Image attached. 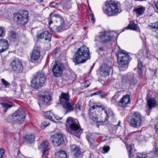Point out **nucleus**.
Wrapping results in <instances>:
<instances>
[{
  "label": "nucleus",
  "instance_id": "obj_18",
  "mask_svg": "<svg viewBox=\"0 0 158 158\" xmlns=\"http://www.w3.org/2000/svg\"><path fill=\"white\" fill-rule=\"evenodd\" d=\"M13 70L18 73H21L23 70V67L21 62L18 60H15L11 63Z\"/></svg>",
  "mask_w": 158,
  "mask_h": 158
},
{
  "label": "nucleus",
  "instance_id": "obj_6",
  "mask_svg": "<svg viewBox=\"0 0 158 158\" xmlns=\"http://www.w3.org/2000/svg\"><path fill=\"white\" fill-rule=\"evenodd\" d=\"M60 103L62 105L63 108L65 113L73 111L74 108V105L73 103L69 102V95L68 93H62L59 96Z\"/></svg>",
  "mask_w": 158,
  "mask_h": 158
},
{
  "label": "nucleus",
  "instance_id": "obj_4",
  "mask_svg": "<svg viewBox=\"0 0 158 158\" xmlns=\"http://www.w3.org/2000/svg\"><path fill=\"white\" fill-rule=\"evenodd\" d=\"M26 114L23 109L19 108L12 115H9L7 122L11 124H21L25 118Z\"/></svg>",
  "mask_w": 158,
  "mask_h": 158
},
{
  "label": "nucleus",
  "instance_id": "obj_25",
  "mask_svg": "<svg viewBox=\"0 0 158 158\" xmlns=\"http://www.w3.org/2000/svg\"><path fill=\"white\" fill-rule=\"evenodd\" d=\"M9 44L8 41L5 39L0 40V53H2L8 49Z\"/></svg>",
  "mask_w": 158,
  "mask_h": 158
},
{
  "label": "nucleus",
  "instance_id": "obj_23",
  "mask_svg": "<svg viewBox=\"0 0 158 158\" xmlns=\"http://www.w3.org/2000/svg\"><path fill=\"white\" fill-rule=\"evenodd\" d=\"M153 150L148 154L147 157L138 156L136 158H158V149L155 145H153Z\"/></svg>",
  "mask_w": 158,
  "mask_h": 158
},
{
  "label": "nucleus",
  "instance_id": "obj_13",
  "mask_svg": "<svg viewBox=\"0 0 158 158\" xmlns=\"http://www.w3.org/2000/svg\"><path fill=\"white\" fill-rule=\"evenodd\" d=\"M157 102L152 95L148 93L147 94V104L146 105V111L150 112L154 107L156 106Z\"/></svg>",
  "mask_w": 158,
  "mask_h": 158
},
{
  "label": "nucleus",
  "instance_id": "obj_20",
  "mask_svg": "<svg viewBox=\"0 0 158 158\" xmlns=\"http://www.w3.org/2000/svg\"><path fill=\"white\" fill-rule=\"evenodd\" d=\"M40 47L35 45L31 55V60L32 61L37 60L40 58Z\"/></svg>",
  "mask_w": 158,
  "mask_h": 158
},
{
  "label": "nucleus",
  "instance_id": "obj_7",
  "mask_svg": "<svg viewBox=\"0 0 158 158\" xmlns=\"http://www.w3.org/2000/svg\"><path fill=\"white\" fill-rule=\"evenodd\" d=\"M142 116L140 113L134 112L129 114L128 121L130 126L136 128H139L142 123Z\"/></svg>",
  "mask_w": 158,
  "mask_h": 158
},
{
  "label": "nucleus",
  "instance_id": "obj_35",
  "mask_svg": "<svg viewBox=\"0 0 158 158\" xmlns=\"http://www.w3.org/2000/svg\"><path fill=\"white\" fill-rule=\"evenodd\" d=\"M128 27L130 29L137 31H139V27H137V25L135 23L133 22H131L129 23Z\"/></svg>",
  "mask_w": 158,
  "mask_h": 158
},
{
  "label": "nucleus",
  "instance_id": "obj_24",
  "mask_svg": "<svg viewBox=\"0 0 158 158\" xmlns=\"http://www.w3.org/2000/svg\"><path fill=\"white\" fill-rule=\"evenodd\" d=\"M52 35L48 31H45L42 33L38 34L37 35V37L38 39H44L45 40H48L49 41H50L51 39Z\"/></svg>",
  "mask_w": 158,
  "mask_h": 158
},
{
  "label": "nucleus",
  "instance_id": "obj_37",
  "mask_svg": "<svg viewBox=\"0 0 158 158\" xmlns=\"http://www.w3.org/2000/svg\"><path fill=\"white\" fill-rule=\"evenodd\" d=\"M52 113H53V112H51V110L49 111H46L44 112V115L47 118L53 121H56L54 119H53L52 115Z\"/></svg>",
  "mask_w": 158,
  "mask_h": 158
},
{
  "label": "nucleus",
  "instance_id": "obj_47",
  "mask_svg": "<svg viewBox=\"0 0 158 158\" xmlns=\"http://www.w3.org/2000/svg\"><path fill=\"white\" fill-rule=\"evenodd\" d=\"M5 152V150L3 149H0V158H2Z\"/></svg>",
  "mask_w": 158,
  "mask_h": 158
},
{
  "label": "nucleus",
  "instance_id": "obj_34",
  "mask_svg": "<svg viewBox=\"0 0 158 158\" xmlns=\"http://www.w3.org/2000/svg\"><path fill=\"white\" fill-rule=\"evenodd\" d=\"M51 31L55 32H60L63 31L64 30L61 28L60 27H59L58 26L56 25H55L54 26H50L49 27Z\"/></svg>",
  "mask_w": 158,
  "mask_h": 158
},
{
  "label": "nucleus",
  "instance_id": "obj_54",
  "mask_svg": "<svg viewBox=\"0 0 158 158\" xmlns=\"http://www.w3.org/2000/svg\"><path fill=\"white\" fill-rule=\"evenodd\" d=\"M100 94V92H96L95 93L93 94V95H98Z\"/></svg>",
  "mask_w": 158,
  "mask_h": 158
},
{
  "label": "nucleus",
  "instance_id": "obj_42",
  "mask_svg": "<svg viewBox=\"0 0 158 158\" xmlns=\"http://www.w3.org/2000/svg\"><path fill=\"white\" fill-rule=\"evenodd\" d=\"M1 81L5 87H8L10 85V83L6 81L5 80L4 78L1 79Z\"/></svg>",
  "mask_w": 158,
  "mask_h": 158
},
{
  "label": "nucleus",
  "instance_id": "obj_51",
  "mask_svg": "<svg viewBox=\"0 0 158 158\" xmlns=\"http://www.w3.org/2000/svg\"><path fill=\"white\" fill-rule=\"evenodd\" d=\"M90 19L91 20V21L92 23H94L95 22V20L94 19V15L93 14H91L90 15Z\"/></svg>",
  "mask_w": 158,
  "mask_h": 158
},
{
  "label": "nucleus",
  "instance_id": "obj_38",
  "mask_svg": "<svg viewBox=\"0 0 158 158\" xmlns=\"http://www.w3.org/2000/svg\"><path fill=\"white\" fill-rule=\"evenodd\" d=\"M148 27L150 29H157L158 28V22L151 23L148 25Z\"/></svg>",
  "mask_w": 158,
  "mask_h": 158
},
{
  "label": "nucleus",
  "instance_id": "obj_48",
  "mask_svg": "<svg viewBox=\"0 0 158 158\" xmlns=\"http://www.w3.org/2000/svg\"><path fill=\"white\" fill-rule=\"evenodd\" d=\"M110 148L108 146H104L103 148V150L105 152H107L110 150Z\"/></svg>",
  "mask_w": 158,
  "mask_h": 158
},
{
  "label": "nucleus",
  "instance_id": "obj_60",
  "mask_svg": "<svg viewBox=\"0 0 158 158\" xmlns=\"http://www.w3.org/2000/svg\"><path fill=\"white\" fill-rule=\"evenodd\" d=\"M120 124V122H118V125H119V124Z\"/></svg>",
  "mask_w": 158,
  "mask_h": 158
},
{
  "label": "nucleus",
  "instance_id": "obj_39",
  "mask_svg": "<svg viewBox=\"0 0 158 158\" xmlns=\"http://www.w3.org/2000/svg\"><path fill=\"white\" fill-rule=\"evenodd\" d=\"M123 142L125 144L127 148L129 151V156H131V151L132 149L131 143H127V141H126V140L123 141Z\"/></svg>",
  "mask_w": 158,
  "mask_h": 158
},
{
  "label": "nucleus",
  "instance_id": "obj_2",
  "mask_svg": "<svg viewBox=\"0 0 158 158\" xmlns=\"http://www.w3.org/2000/svg\"><path fill=\"white\" fill-rule=\"evenodd\" d=\"M89 50L87 47L82 46L75 53L73 60L75 64L83 63L89 58Z\"/></svg>",
  "mask_w": 158,
  "mask_h": 158
},
{
  "label": "nucleus",
  "instance_id": "obj_21",
  "mask_svg": "<svg viewBox=\"0 0 158 158\" xmlns=\"http://www.w3.org/2000/svg\"><path fill=\"white\" fill-rule=\"evenodd\" d=\"M131 99L129 95H124L118 103V105L124 108L127 107V105L130 103Z\"/></svg>",
  "mask_w": 158,
  "mask_h": 158
},
{
  "label": "nucleus",
  "instance_id": "obj_43",
  "mask_svg": "<svg viewBox=\"0 0 158 158\" xmlns=\"http://www.w3.org/2000/svg\"><path fill=\"white\" fill-rule=\"evenodd\" d=\"M118 97V95L115 94L112 98L111 100V104H114L116 102L117 99Z\"/></svg>",
  "mask_w": 158,
  "mask_h": 158
},
{
  "label": "nucleus",
  "instance_id": "obj_46",
  "mask_svg": "<svg viewBox=\"0 0 158 158\" xmlns=\"http://www.w3.org/2000/svg\"><path fill=\"white\" fill-rule=\"evenodd\" d=\"M52 114L53 116V119H54L56 121H54V122H56L57 120H58L61 119V118L59 116L55 115L54 113H52Z\"/></svg>",
  "mask_w": 158,
  "mask_h": 158
},
{
  "label": "nucleus",
  "instance_id": "obj_59",
  "mask_svg": "<svg viewBox=\"0 0 158 158\" xmlns=\"http://www.w3.org/2000/svg\"><path fill=\"white\" fill-rule=\"evenodd\" d=\"M133 156V155H132V156H131H131H130V158H131V156Z\"/></svg>",
  "mask_w": 158,
  "mask_h": 158
},
{
  "label": "nucleus",
  "instance_id": "obj_29",
  "mask_svg": "<svg viewBox=\"0 0 158 158\" xmlns=\"http://www.w3.org/2000/svg\"><path fill=\"white\" fill-rule=\"evenodd\" d=\"M18 36L16 33L12 31H9L8 33V39L11 42H15L17 40Z\"/></svg>",
  "mask_w": 158,
  "mask_h": 158
},
{
  "label": "nucleus",
  "instance_id": "obj_14",
  "mask_svg": "<svg viewBox=\"0 0 158 158\" xmlns=\"http://www.w3.org/2000/svg\"><path fill=\"white\" fill-rule=\"evenodd\" d=\"M50 140L56 146H58L64 142L63 136L61 133H57L51 136Z\"/></svg>",
  "mask_w": 158,
  "mask_h": 158
},
{
  "label": "nucleus",
  "instance_id": "obj_8",
  "mask_svg": "<svg viewBox=\"0 0 158 158\" xmlns=\"http://www.w3.org/2000/svg\"><path fill=\"white\" fill-rule=\"evenodd\" d=\"M46 80V76L43 73L37 72L34 74L31 81L32 87L34 89H38L43 85Z\"/></svg>",
  "mask_w": 158,
  "mask_h": 158
},
{
  "label": "nucleus",
  "instance_id": "obj_57",
  "mask_svg": "<svg viewBox=\"0 0 158 158\" xmlns=\"http://www.w3.org/2000/svg\"><path fill=\"white\" fill-rule=\"evenodd\" d=\"M140 137H142V138H143V135H141V136H140Z\"/></svg>",
  "mask_w": 158,
  "mask_h": 158
},
{
  "label": "nucleus",
  "instance_id": "obj_61",
  "mask_svg": "<svg viewBox=\"0 0 158 158\" xmlns=\"http://www.w3.org/2000/svg\"><path fill=\"white\" fill-rule=\"evenodd\" d=\"M120 124V122H118V125H119V124Z\"/></svg>",
  "mask_w": 158,
  "mask_h": 158
},
{
  "label": "nucleus",
  "instance_id": "obj_12",
  "mask_svg": "<svg viewBox=\"0 0 158 158\" xmlns=\"http://www.w3.org/2000/svg\"><path fill=\"white\" fill-rule=\"evenodd\" d=\"M100 107V106L94 105L90 108L89 111V118L95 123H102L101 119L99 118V115L96 111V109Z\"/></svg>",
  "mask_w": 158,
  "mask_h": 158
},
{
  "label": "nucleus",
  "instance_id": "obj_15",
  "mask_svg": "<svg viewBox=\"0 0 158 158\" xmlns=\"http://www.w3.org/2000/svg\"><path fill=\"white\" fill-rule=\"evenodd\" d=\"M54 18L53 19L54 23L58 26L64 30L67 29L68 27L65 26V23L63 19L60 15L54 14Z\"/></svg>",
  "mask_w": 158,
  "mask_h": 158
},
{
  "label": "nucleus",
  "instance_id": "obj_50",
  "mask_svg": "<svg viewBox=\"0 0 158 158\" xmlns=\"http://www.w3.org/2000/svg\"><path fill=\"white\" fill-rule=\"evenodd\" d=\"M4 31L2 27L0 26V37L2 36L3 35Z\"/></svg>",
  "mask_w": 158,
  "mask_h": 158
},
{
  "label": "nucleus",
  "instance_id": "obj_22",
  "mask_svg": "<svg viewBox=\"0 0 158 158\" xmlns=\"http://www.w3.org/2000/svg\"><path fill=\"white\" fill-rule=\"evenodd\" d=\"M110 68L106 64H103L101 67L100 69L101 75L103 77H106L110 74Z\"/></svg>",
  "mask_w": 158,
  "mask_h": 158
},
{
  "label": "nucleus",
  "instance_id": "obj_9",
  "mask_svg": "<svg viewBox=\"0 0 158 158\" xmlns=\"http://www.w3.org/2000/svg\"><path fill=\"white\" fill-rule=\"evenodd\" d=\"M117 57L120 69L122 71L126 70L128 68V63L131 60V57L128 54L122 52H119Z\"/></svg>",
  "mask_w": 158,
  "mask_h": 158
},
{
  "label": "nucleus",
  "instance_id": "obj_36",
  "mask_svg": "<svg viewBox=\"0 0 158 158\" xmlns=\"http://www.w3.org/2000/svg\"><path fill=\"white\" fill-rule=\"evenodd\" d=\"M25 139L26 140L30 143H32L35 139V138L34 135L30 134L26 135L25 136Z\"/></svg>",
  "mask_w": 158,
  "mask_h": 158
},
{
  "label": "nucleus",
  "instance_id": "obj_63",
  "mask_svg": "<svg viewBox=\"0 0 158 158\" xmlns=\"http://www.w3.org/2000/svg\"><path fill=\"white\" fill-rule=\"evenodd\" d=\"M115 131L114 130V134L115 133Z\"/></svg>",
  "mask_w": 158,
  "mask_h": 158
},
{
  "label": "nucleus",
  "instance_id": "obj_28",
  "mask_svg": "<svg viewBox=\"0 0 158 158\" xmlns=\"http://www.w3.org/2000/svg\"><path fill=\"white\" fill-rule=\"evenodd\" d=\"M0 104L4 112H6L8 109H10L13 105V103L11 102H0Z\"/></svg>",
  "mask_w": 158,
  "mask_h": 158
},
{
  "label": "nucleus",
  "instance_id": "obj_40",
  "mask_svg": "<svg viewBox=\"0 0 158 158\" xmlns=\"http://www.w3.org/2000/svg\"><path fill=\"white\" fill-rule=\"evenodd\" d=\"M60 52V49L59 48H56L53 51L52 54V56L54 58L56 57L59 55Z\"/></svg>",
  "mask_w": 158,
  "mask_h": 158
},
{
  "label": "nucleus",
  "instance_id": "obj_11",
  "mask_svg": "<svg viewBox=\"0 0 158 158\" xmlns=\"http://www.w3.org/2000/svg\"><path fill=\"white\" fill-rule=\"evenodd\" d=\"M52 72L53 75L56 77L61 76L64 69L63 64L60 60H55L52 64Z\"/></svg>",
  "mask_w": 158,
  "mask_h": 158
},
{
  "label": "nucleus",
  "instance_id": "obj_10",
  "mask_svg": "<svg viewBox=\"0 0 158 158\" xmlns=\"http://www.w3.org/2000/svg\"><path fill=\"white\" fill-rule=\"evenodd\" d=\"M29 13L26 10H23L20 13H15L13 17L14 22L17 24L25 25L28 22Z\"/></svg>",
  "mask_w": 158,
  "mask_h": 158
},
{
  "label": "nucleus",
  "instance_id": "obj_52",
  "mask_svg": "<svg viewBox=\"0 0 158 158\" xmlns=\"http://www.w3.org/2000/svg\"><path fill=\"white\" fill-rule=\"evenodd\" d=\"M155 129L157 134H158V122L155 125Z\"/></svg>",
  "mask_w": 158,
  "mask_h": 158
},
{
  "label": "nucleus",
  "instance_id": "obj_32",
  "mask_svg": "<svg viewBox=\"0 0 158 158\" xmlns=\"http://www.w3.org/2000/svg\"><path fill=\"white\" fill-rule=\"evenodd\" d=\"M41 148L42 149V151L45 152L50 149V146L49 143L46 140H45L41 145Z\"/></svg>",
  "mask_w": 158,
  "mask_h": 158
},
{
  "label": "nucleus",
  "instance_id": "obj_19",
  "mask_svg": "<svg viewBox=\"0 0 158 158\" xmlns=\"http://www.w3.org/2000/svg\"><path fill=\"white\" fill-rule=\"evenodd\" d=\"M100 108L105 111L106 114V116L105 117H102L101 119L102 123H104L106 122L107 119L110 117L112 118L114 115V113L112 110L110 108L107 107H104L103 106H100Z\"/></svg>",
  "mask_w": 158,
  "mask_h": 158
},
{
  "label": "nucleus",
  "instance_id": "obj_31",
  "mask_svg": "<svg viewBox=\"0 0 158 158\" xmlns=\"http://www.w3.org/2000/svg\"><path fill=\"white\" fill-rule=\"evenodd\" d=\"M146 10L145 7L141 6L136 7L134 10L136 15L138 16L143 15Z\"/></svg>",
  "mask_w": 158,
  "mask_h": 158
},
{
  "label": "nucleus",
  "instance_id": "obj_27",
  "mask_svg": "<svg viewBox=\"0 0 158 158\" xmlns=\"http://www.w3.org/2000/svg\"><path fill=\"white\" fill-rule=\"evenodd\" d=\"M86 139L88 141L91 148L96 147L99 144V142L94 141L90 136L87 135Z\"/></svg>",
  "mask_w": 158,
  "mask_h": 158
},
{
  "label": "nucleus",
  "instance_id": "obj_49",
  "mask_svg": "<svg viewBox=\"0 0 158 158\" xmlns=\"http://www.w3.org/2000/svg\"><path fill=\"white\" fill-rule=\"evenodd\" d=\"M54 18V15H53L52 17H51L50 21L49 22V27H50V26H52L51 25L52 24V23H54V20L53 19Z\"/></svg>",
  "mask_w": 158,
  "mask_h": 158
},
{
  "label": "nucleus",
  "instance_id": "obj_41",
  "mask_svg": "<svg viewBox=\"0 0 158 158\" xmlns=\"http://www.w3.org/2000/svg\"><path fill=\"white\" fill-rule=\"evenodd\" d=\"M81 105L79 102H77L75 107V109L76 112H77L81 110Z\"/></svg>",
  "mask_w": 158,
  "mask_h": 158
},
{
  "label": "nucleus",
  "instance_id": "obj_17",
  "mask_svg": "<svg viewBox=\"0 0 158 158\" xmlns=\"http://www.w3.org/2000/svg\"><path fill=\"white\" fill-rule=\"evenodd\" d=\"M122 81L125 83H127L130 85H134L137 82V81L134 77V74L131 73L124 76L122 79Z\"/></svg>",
  "mask_w": 158,
  "mask_h": 158
},
{
  "label": "nucleus",
  "instance_id": "obj_3",
  "mask_svg": "<svg viewBox=\"0 0 158 158\" xmlns=\"http://www.w3.org/2000/svg\"><path fill=\"white\" fill-rule=\"evenodd\" d=\"M67 130L69 132L74 134L78 137L82 133V131L78 120L76 119L69 117L65 123Z\"/></svg>",
  "mask_w": 158,
  "mask_h": 158
},
{
  "label": "nucleus",
  "instance_id": "obj_62",
  "mask_svg": "<svg viewBox=\"0 0 158 158\" xmlns=\"http://www.w3.org/2000/svg\"><path fill=\"white\" fill-rule=\"evenodd\" d=\"M40 1L41 2H42L43 0H40Z\"/></svg>",
  "mask_w": 158,
  "mask_h": 158
},
{
  "label": "nucleus",
  "instance_id": "obj_56",
  "mask_svg": "<svg viewBox=\"0 0 158 158\" xmlns=\"http://www.w3.org/2000/svg\"><path fill=\"white\" fill-rule=\"evenodd\" d=\"M157 38H158V31L157 32V35H156Z\"/></svg>",
  "mask_w": 158,
  "mask_h": 158
},
{
  "label": "nucleus",
  "instance_id": "obj_53",
  "mask_svg": "<svg viewBox=\"0 0 158 158\" xmlns=\"http://www.w3.org/2000/svg\"><path fill=\"white\" fill-rule=\"evenodd\" d=\"M43 152V153L42 155L43 156V158H48L47 154L44 152Z\"/></svg>",
  "mask_w": 158,
  "mask_h": 158
},
{
  "label": "nucleus",
  "instance_id": "obj_26",
  "mask_svg": "<svg viewBox=\"0 0 158 158\" xmlns=\"http://www.w3.org/2000/svg\"><path fill=\"white\" fill-rule=\"evenodd\" d=\"M71 151L73 154V158H79L80 156V150L76 145H73L71 147Z\"/></svg>",
  "mask_w": 158,
  "mask_h": 158
},
{
  "label": "nucleus",
  "instance_id": "obj_44",
  "mask_svg": "<svg viewBox=\"0 0 158 158\" xmlns=\"http://www.w3.org/2000/svg\"><path fill=\"white\" fill-rule=\"evenodd\" d=\"M49 124V122L47 121H44L42 123L41 127L42 128H43V126L44 127V129L46 127H47Z\"/></svg>",
  "mask_w": 158,
  "mask_h": 158
},
{
  "label": "nucleus",
  "instance_id": "obj_45",
  "mask_svg": "<svg viewBox=\"0 0 158 158\" xmlns=\"http://www.w3.org/2000/svg\"><path fill=\"white\" fill-rule=\"evenodd\" d=\"M143 66L141 61L140 60H138V68L141 71L143 68Z\"/></svg>",
  "mask_w": 158,
  "mask_h": 158
},
{
  "label": "nucleus",
  "instance_id": "obj_58",
  "mask_svg": "<svg viewBox=\"0 0 158 158\" xmlns=\"http://www.w3.org/2000/svg\"><path fill=\"white\" fill-rule=\"evenodd\" d=\"M89 86V85H87L85 86L87 87H88Z\"/></svg>",
  "mask_w": 158,
  "mask_h": 158
},
{
  "label": "nucleus",
  "instance_id": "obj_1",
  "mask_svg": "<svg viewBox=\"0 0 158 158\" xmlns=\"http://www.w3.org/2000/svg\"><path fill=\"white\" fill-rule=\"evenodd\" d=\"M115 34L114 31H106L96 37L95 41L98 40L100 42L99 45L97 46L99 50L103 51L109 45H111L110 42L113 40Z\"/></svg>",
  "mask_w": 158,
  "mask_h": 158
},
{
  "label": "nucleus",
  "instance_id": "obj_5",
  "mask_svg": "<svg viewBox=\"0 0 158 158\" xmlns=\"http://www.w3.org/2000/svg\"><path fill=\"white\" fill-rule=\"evenodd\" d=\"M119 5V3L115 1H110L106 2L105 6L103 9L104 13L108 16L118 15L121 11Z\"/></svg>",
  "mask_w": 158,
  "mask_h": 158
},
{
  "label": "nucleus",
  "instance_id": "obj_33",
  "mask_svg": "<svg viewBox=\"0 0 158 158\" xmlns=\"http://www.w3.org/2000/svg\"><path fill=\"white\" fill-rule=\"evenodd\" d=\"M56 158H67V156L64 151H59L56 154Z\"/></svg>",
  "mask_w": 158,
  "mask_h": 158
},
{
  "label": "nucleus",
  "instance_id": "obj_30",
  "mask_svg": "<svg viewBox=\"0 0 158 158\" xmlns=\"http://www.w3.org/2000/svg\"><path fill=\"white\" fill-rule=\"evenodd\" d=\"M42 99L44 103L46 104L49 103L51 99V95L47 91H45Z\"/></svg>",
  "mask_w": 158,
  "mask_h": 158
},
{
  "label": "nucleus",
  "instance_id": "obj_16",
  "mask_svg": "<svg viewBox=\"0 0 158 158\" xmlns=\"http://www.w3.org/2000/svg\"><path fill=\"white\" fill-rule=\"evenodd\" d=\"M122 81L125 83H127L130 85H134L137 82V81L134 77V74L131 73L124 76L122 79Z\"/></svg>",
  "mask_w": 158,
  "mask_h": 158
},
{
  "label": "nucleus",
  "instance_id": "obj_55",
  "mask_svg": "<svg viewBox=\"0 0 158 158\" xmlns=\"http://www.w3.org/2000/svg\"><path fill=\"white\" fill-rule=\"evenodd\" d=\"M155 6L156 8V9L158 10V4H155Z\"/></svg>",
  "mask_w": 158,
  "mask_h": 158
}]
</instances>
